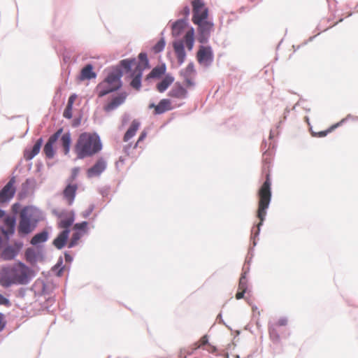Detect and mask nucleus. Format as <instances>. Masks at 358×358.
Segmentation results:
<instances>
[{
  "mask_svg": "<svg viewBox=\"0 0 358 358\" xmlns=\"http://www.w3.org/2000/svg\"><path fill=\"white\" fill-rule=\"evenodd\" d=\"M120 65L127 73L129 72L131 67L136 66L135 70L131 74L133 79L130 83L131 86L138 90L141 86V76L143 72V68L141 65H136V59H126L120 62Z\"/></svg>",
  "mask_w": 358,
  "mask_h": 358,
  "instance_id": "obj_4",
  "label": "nucleus"
},
{
  "mask_svg": "<svg viewBox=\"0 0 358 358\" xmlns=\"http://www.w3.org/2000/svg\"><path fill=\"white\" fill-rule=\"evenodd\" d=\"M200 348L212 354L217 352V348L208 342V336L207 335L203 336L197 342L194 343V349Z\"/></svg>",
  "mask_w": 358,
  "mask_h": 358,
  "instance_id": "obj_16",
  "label": "nucleus"
},
{
  "mask_svg": "<svg viewBox=\"0 0 358 358\" xmlns=\"http://www.w3.org/2000/svg\"><path fill=\"white\" fill-rule=\"evenodd\" d=\"M149 109H154V115H160L173 108L171 101L169 99H162L157 105L150 103L148 106Z\"/></svg>",
  "mask_w": 358,
  "mask_h": 358,
  "instance_id": "obj_12",
  "label": "nucleus"
},
{
  "mask_svg": "<svg viewBox=\"0 0 358 358\" xmlns=\"http://www.w3.org/2000/svg\"><path fill=\"white\" fill-rule=\"evenodd\" d=\"M194 24L197 26L199 34V41L201 43H206L210 34L214 30V24L208 18L194 22Z\"/></svg>",
  "mask_w": 358,
  "mask_h": 358,
  "instance_id": "obj_5",
  "label": "nucleus"
},
{
  "mask_svg": "<svg viewBox=\"0 0 358 358\" xmlns=\"http://www.w3.org/2000/svg\"><path fill=\"white\" fill-rule=\"evenodd\" d=\"M3 222L4 227H2L1 232L7 236L13 234L15 224V218L10 216L6 217L4 219Z\"/></svg>",
  "mask_w": 358,
  "mask_h": 358,
  "instance_id": "obj_25",
  "label": "nucleus"
},
{
  "mask_svg": "<svg viewBox=\"0 0 358 358\" xmlns=\"http://www.w3.org/2000/svg\"><path fill=\"white\" fill-rule=\"evenodd\" d=\"M48 233L45 231H43L42 232L36 234L32 237L31 240V244H32L33 245H36L39 243H44L48 240Z\"/></svg>",
  "mask_w": 358,
  "mask_h": 358,
  "instance_id": "obj_34",
  "label": "nucleus"
},
{
  "mask_svg": "<svg viewBox=\"0 0 358 358\" xmlns=\"http://www.w3.org/2000/svg\"><path fill=\"white\" fill-rule=\"evenodd\" d=\"M173 46L178 59V62L180 64H182L184 62L186 57L183 42L182 41L174 42Z\"/></svg>",
  "mask_w": 358,
  "mask_h": 358,
  "instance_id": "obj_21",
  "label": "nucleus"
},
{
  "mask_svg": "<svg viewBox=\"0 0 358 358\" xmlns=\"http://www.w3.org/2000/svg\"><path fill=\"white\" fill-rule=\"evenodd\" d=\"M166 67L164 65L155 67L151 72L148 74V78H157L164 74Z\"/></svg>",
  "mask_w": 358,
  "mask_h": 358,
  "instance_id": "obj_35",
  "label": "nucleus"
},
{
  "mask_svg": "<svg viewBox=\"0 0 358 358\" xmlns=\"http://www.w3.org/2000/svg\"><path fill=\"white\" fill-rule=\"evenodd\" d=\"M17 207H18V204H17V203L14 204V205H13V209H14V210H15V208H16Z\"/></svg>",
  "mask_w": 358,
  "mask_h": 358,
  "instance_id": "obj_53",
  "label": "nucleus"
},
{
  "mask_svg": "<svg viewBox=\"0 0 358 358\" xmlns=\"http://www.w3.org/2000/svg\"><path fill=\"white\" fill-rule=\"evenodd\" d=\"M245 292L246 291L243 290V289H238V291L236 294V299L238 300V299H241L243 298V296H244V294L245 293Z\"/></svg>",
  "mask_w": 358,
  "mask_h": 358,
  "instance_id": "obj_48",
  "label": "nucleus"
},
{
  "mask_svg": "<svg viewBox=\"0 0 358 358\" xmlns=\"http://www.w3.org/2000/svg\"><path fill=\"white\" fill-rule=\"evenodd\" d=\"M94 78H96V73L93 71L92 65H86L81 71L80 79L81 80H90Z\"/></svg>",
  "mask_w": 358,
  "mask_h": 358,
  "instance_id": "obj_31",
  "label": "nucleus"
},
{
  "mask_svg": "<svg viewBox=\"0 0 358 358\" xmlns=\"http://www.w3.org/2000/svg\"><path fill=\"white\" fill-rule=\"evenodd\" d=\"M287 319L285 317H282L278 319L275 322L272 323L269 326L268 331L269 336L273 341H278L280 339V336L278 334V328L280 327H284L287 324Z\"/></svg>",
  "mask_w": 358,
  "mask_h": 358,
  "instance_id": "obj_14",
  "label": "nucleus"
},
{
  "mask_svg": "<svg viewBox=\"0 0 358 358\" xmlns=\"http://www.w3.org/2000/svg\"><path fill=\"white\" fill-rule=\"evenodd\" d=\"M194 73V64L192 63H190L187 65L185 71L182 72V75L185 78L186 84L187 86H192L193 85V83L191 80L192 76Z\"/></svg>",
  "mask_w": 358,
  "mask_h": 358,
  "instance_id": "obj_33",
  "label": "nucleus"
},
{
  "mask_svg": "<svg viewBox=\"0 0 358 358\" xmlns=\"http://www.w3.org/2000/svg\"><path fill=\"white\" fill-rule=\"evenodd\" d=\"M77 189V185H69L64 190V196L69 205H71L73 202Z\"/></svg>",
  "mask_w": 358,
  "mask_h": 358,
  "instance_id": "obj_27",
  "label": "nucleus"
},
{
  "mask_svg": "<svg viewBox=\"0 0 358 358\" xmlns=\"http://www.w3.org/2000/svg\"><path fill=\"white\" fill-rule=\"evenodd\" d=\"M83 232L76 231L72 235V237L69 243L68 247L73 248L75 245H76L78 241L80 239V238L83 236Z\"/></svg>",
  "mask_w": 358,
  "mask_h": 358,
  "instance_id": "obj_38",
  "label": "nucleus"
},
{
  "mask_svg": "<svg viewBox=\"0 0 358 358\" xmlns=\"http://www.w3.org/2000/svg\"><path fill=\"white\" fill-rule=\"evenodd\" d=\"M189 8L187 6H185L180 12V14L187 18L189 15Z\"/></svg>",
  "mask_w": 358,
  "mask_h": 358,
  "instance_id": "obj_45",
  "label": "nucleus"
},
{
  "mask_svg": "<svg viewBox=\"0 0 358 358\" xmlns=\"http://www.w3.org/2000/svg\"><path fill=\"white\" fill-rule=\"evenodd\" d=\"M70 230H63L57 237L53 241V245L57 249H62L64 247L69 238Z\"/></svg>",
  "mask_w": 358,
  "mask_h": 358,
  "instance_id": "obj_23",
  "label": "nucleus"
},
{
  "mask_svg": "<svg viewBox=\"0 0 358 358\" xmlns=\"http://www.w3.org/2000/svg\"><path fill=\"white\" fill-rule=\"evenodd\" d=\"M248 288V280L245 276V273L241 275L238 283V289L246 291Z\"/></svg>",
  "mask_w": 358,
  "mask_h": 358,
  "instance_id": "obj_41",
  "label": "nucleus"
},
{
  "mask_svg": "<svg viewBox=\"0 0 358 358\" xmlns=\"http://www.w3.org/2000/svg\"><path fill=\"white\" fill-rule=\"evenodd\" d=\"M30 253H31V251L29 250H27L26 252V257H27V260L30 259Z\"/></svg>",
  "mask_w": 358,
  "mask_h": 358,
  "instance_id": "obj_49",
  "label": "nucleus"
},
{
  "mask_svg": "<svg viewBox=\"0 0 358 358\" xmlns=\"http://www.w3.org/2000/svg\"><path fill=\"white\" fill-rule=\"evenodd\" d=\"M87 227V222L85 221V222H83L80 223L75 224L73 227V229L76 231H82L83 233H84L86 231Z\"/></svg>",
  "mask_w": 358,
  "mask_h": 358,
  "instance_id": "obj_42",
  "label": "nucleus"
},
{
  "mask_svg": "<svg viewBox=\"0 0 358 358\" xmlns=\"http://www.w3.org/2000/svg\"><path fill=\"white\" fill-rule=\"evenodd\" d=\"M122 72L119 69H116L110 73L108 76L100 83V87H104V85H110L114 91L117 90L122 86L120 78Z\"/></svg>",
  "mask_w": 358,
  "mask_h": 358,
  "instance_id": "obj_7",
  "label": "nucleus"
},
{
  "mask_svg": "<svg viewBox=\"0 0 358 358\" xmlns=\"http://www.w3.org/2000/svg\"><path fill=\"white\" fill-rule=\"evenodd\" d=\"M15 178L12 177L8 182L0 191L1 202H6L14 196L16 190L15 187Z\"/></svg>",
  "mask_w": 358,
  "mask_h": 358,
  "instance_id": "obj_10",
  "label": "nucleus"
},
{
  "mask_svg": "<svg viewBox=\"0 0 358 358\" xmlns=\"http://www.w3.org/2000/svg\"><path fill=\"white\" fill-rule=\"evenodd\" d=\"M21 246V244H16L6 247L1 254V257L5 261L13 259L18 254Z\"/></svg>",
  "mask_w": 358,
  "mask_h": 358,
  "instance_id": "obj_17",
  "label": "nucleus"
},
{
  "mask_svg": "<svg viewBox=\"0 0 358 358\" xmlns=\"http://www.w3.org/2000/svg\"><path fill=\"white\" fill-rule=\"evenodd\" d=\"M182 41L183 43H185L186 47L189 50H192L194 43V30L192 27L186 32L184 39Z\"/></svg>",
  "mask_w": 358,
  "mask_h": 358,
  "instance_id": "obj_30",
  "label": "nucleus"
},
{
  "mask_svg": "<svg viewBox=\"0 0 358 358\" xmlns=\"http://www.w3.org/2000/svg\"><path fill=\"white\" fill-rule=\"evenodd\" d=\"M101 149L102 144L99 136L88 132L82 133L75 145V152L79 159L92 157Z\"/></svg>",
  "mask_w": 358,
  "mask_h": 358,
  "instance_id": "obj_2",
  "label": "nucleus"
},
{
  "mask_svg": "<svg viewBox=\"0 0 358 358\" xmlns=\"http://www.w3.org/2000/svg\"><path fill=\"white\" fill-rule=\"evenodd\" d=\"M57 227L63 230H70L75 220V215L72 211H63L58 214Z\"/></svg>",
  "mask_w": 358,
  "mask_h": 358,
  "instance_id": "obj_9",
  "label": "nucleus"
},
{
  "mask_svg": "<svg viewBox=\"0 0 358 358\" xmlns=\"http://www.w3.org/2000/svg\"><path fill=\"white\" fill-rule=\"evenodd\" d=\"M63 131V129L60 128L58 129L54 134H52L48 139V142L45 143L43 152L45 155L46 157L49 159H52L55 156V150L53 148L54 144L58 140V138L61 136Z\"/></svg>",
  "mask_w": 358,
  "mask_h": 358,
  "instance_id": "obj_11",
  "label": "nucleus"
},
{
  "mask_svg": "<svg viewBox=\"0 0 358 358\" xmlns=\"http://www.w3.org/2000/svg\"><path fill=\"white\" fill-rule=\"evenodd\" d=\"M10 302L8 299L3 296L2 294H0V305L9 306Z\"/></svg>",
  "mask_w": 358,
  "mask_h": 358,
  "instance_id": "obj_47",
  "label": "nucleus"
},
{
  "mask_svg": "<svg viewBox=\"0 0 358 358\" xmlns=\"http://www.w3.org/2000/svg\"><path fill=\"white\" fill-rule=\"evenodd\" d=\"M36 226V224L30 222L29 221L20 219L17 229L18 234L21 236L27 235L31 233L35 229Z\"/></svg>",
  "mask_w": 358,
  "mask_h": 358,
  "instance_id": "obj_19",
  "label": "nucleus"
},
{
  "mask_svg": "<svg viewBox=\"0 0 358 358\" xmlns=\"http://www.w3.org/2000/svg\"><path fill=\"white\" fill-rule=\"evenodd\" d=\"M191 5L192 8V21L193 23L209 17V9L203 0H192Z\"/></svg>",
  "mask_w": 358,
  "mask_h": 358,
  "instance_id": "obj_6",
  "label": "nucleus"
},
{
  "mask_svg": "<svg viewBox=\"0 0 358 358\" xmlns=\"http://www.w3.org/2000/svg\"><path fill=\"white\" fill-rule=\"evenodd\" d=\"M42 138H39L37 140V141L31 150H26L24 151V157L26 160H31L39 152L42 145Z\"/></svg>",
  "mask_w": 358,
  "mask_h": 358,
  "instance_id": "obj_24",
  "label": "nucleus"
},
{
  "mask_svg": "<svg viewBox=\"0 0 358 358\" xmlns=\"http://www.w3.org/2000/svg\"><path fill=\"white\" fill-rule=\"evenodd\" d=\"M139 127L140 122L136 120H133L130 127H129L123 137V141L124 142L129 141L133 136H135Z\"/></svg>",
  "mask_w": 358,
  "mask_h": 358,
  "instance_id": "obj_26",
  "label": "nucleus"
},
{
  "mask_svg": "<svg viewBox=\"0 0 358 358\" xmlns=\"http://www.w3.org/2000/svg\"><path fill=\"white\" fill-rule=\"evenodd\" d=\"M106 162L103 157L97 159L96 163L87 171L88 178L99 176L106 169Z\"/></svg>",
  "mask_w": 358,
  "mask_h": 358,
  "instance_id": "obj_13",
  "label": "nucleus"
},
{
  "mask_svg": "<svg viewBox=\"0 0 358 358\" xmlns=\"http://www.w3.org/2000/svg\"><path fill=\"white\" fill-rule=\"evenodd\" d=\"M174 78L170 75L166 76L162 81H160L156 86L158 92H164L168 87L173 83Z\"/></svg>",
  "mask_w": 358,
  "mask_h": 358,
  "instance_id": "obj_28",
  "label": "nucleus"
},
{
  "mask_svg": "<svg viewBox=\"0 0 358 358\" xmlns=\"http://www.w3.org/2000/svg\"><path fill=\"white\" fill-rule=\"evenodd\" d=\"M37 210L31 206L24 207L20 212V219L29 221L34 224L38 222Z\"/></svg>",
  "mask_w": 358,
  "mask_h": 358,
  "instance_id": "obj_15",
  "label": "nucleus"
},
{
  "mask_svg": "<svg viewBox=\"0 0 358 358\" xmlns=\"http://www.w3.org/2000/svg\"><path fill=\"white\" fill-rule=\"evenodd\" d=\"M271 182L270 173H266V180L262 184L258 191V209L257 211V217L259 219V222L257 225V231L255 235H258L260 231V227L262 225L266 215V210L269 206L271 199Z\"/></svg>",
  "mask_w": 358,
  "mask_h": 358,
  "instance_id": "obj_3",
  "label": "nucleus"
},
{
  "mask_svg": "<svg viewBox=\"0 0 358 358\" xmlns=\"http://www.w3.org/2000/svg\"><path fill=\"white\" fill-rule=\"evenodd\" d=\"M127 97V92H120L115 96L103 106V109L106 113H110L124 103Z\"/></svg>",
  "mask_w": 358,
  "mask_h": 358,
  "instance_id": "obj_8",
  "label": "nucleus"
},
{
  "mask_svg": "<svg viewBox=\"0 0 358 358\" xmlns=\"http://www.w3.org/2000/svg\"><path fill=\"white\" fill-rule=\"evenodd\" d=\"M79 171V169L78 168H75L73 170V174L74 176H76L78 173Z\"/></svg>",
  "mask_w": 358,
  "mask_h": 358,
  "instance_id": "obj_50",
  "label": "nucleus"
},
{
  "mask_svg": "<svg viewBox=\"0 0 358 358\" xmlns=\"http://www.w3.org/2000/svg\"><path fill=\"white\" fill-rule=\"evenodd\" d=\"M60 143L64 150V155H68L70 151L71 136L69 132L64 133L60 138Z\"/></svg>",
  "mask_w": 358,
  "mask_h": 358,
  "instance_id": "obj_32",
  "label": "nucleus"
},
{
  "mask_svg": "<svg viewBox=\"0 0 358 358\" xmlns=\"http://www.w3.org/2000/svg\"><path fill=\"white\" fill-rule=\"evenodd\" d=\"M212 57V52L210 48L201 47L197 52V59L200 63L210 62Z\"/></svg>",
  "mask_w": 358,
  "mask_h": 358,
  "instance_id": "obj_22",
  "label": "nucleus"
},
{
  "mask_svg": "<svg viewBox=\"0 0 358 358\" xmlns=\"http://www.w3.org/2000/svg\"><path fill=\"white\" fill-rule=\"evenodd\" d=\"M78 96L76 94H71L68 100L67 105L64 109L63 115L67 119H71L73 117L72 110L74 101L76 100Z\"/></svg>",
  "mask_w": 358,
  "mask_h": 358,
  "instance_id": "obj_29",
  "label": "nucleus"
},
{
  "mask_svg": "<svg viewBox=\"0 0 358 358\" xmlns=\"http://www.w3.org/2000/svg\"><path fill=\"white\" fill-rule=\"evenodd\" d=\"M96 90L99 97H102L112 92H114L110 85H104V87L101 88L100 87V83L97 85Z\"/></svg>",
  "mask_w": 358,
  "mask_h": 358,
  "instance_id": "obj_36",
  "label": "nucleus"
},
{
  "mask_svg": "<svg viewBox=\"0 0 358 358\" xmlns=\"http://www.w3.org/2000/svg\"><path fill=\"white\" fill-rule=\"evenodd\" d=\"M187 25V19H180L176 21L172 24V35L174 37H178L182 34Z\"/></svg>",
  "mask_w": 358,
  "mask_h": 358,
  "instance_id": "obj_20",
  "label": "nucleus"
},
{
  "mask_svg": "<svg viewBox=\"0 0 358 358\" xmlns=\"http://www.w3.org/2000/svg\"><path fill=\"white\" fill-rule=\"evenodd\" d=\"M65 259H66V261H71V256L69 255L66 254L65 255Z\"/></svg>",
  "mask_w": 358,
  "mask_h": 358,
  "instance_id": "obj_51",
  "label": "nucleus"
},
{
  "mask_svg": "<svg viewBox=\"0 0 358 358\" xmlns=\"http://www.w3.org/2000/svg\"><path fill=\"white\" fill-rule=\"evenodd\" d=\"M31 270L22 263L3 268L0 272V285L8 287L12 285H26L30 280Z\"/></svg>",
  "mask_w": 358,
  "mask_h": 358,
  "instance_id": "obj_1",
  "label": "nucleus"
},
{
  "mask_svg": "<svg viewBox=\"0 0 358 358\" xmlns=\"http://www.w3.org/2000/svg\"><path fill=\"white\" fill-rule=\"evenodd\" d=\"M147 136V132L143 131L141 132L137 142L135 143L134 146V148H136L138 147V144L143 141Z\"/></svg>",
  "mask_w": 358,
  "mask_h": 358,
  "instance_id": "obj_43",
  "label": "nucleus"
},
{
  "mask_svg": "<svg viewBox=\"0 0 358 358\" xmlns=\"http://www.w3.org/2000/svg\"><path fill=\"white\" fill-rule=\"evenodd\" d=\"M196 350V349H194V344L189 348H181L178 352V357L187 358L188 356L192 355Z\"/></svg>",
  "mask_w": 358,
  "mask_h": 358,
  "instance_id": "obj_37",
  "label": "nucleus"
},
{
  "mask_svg": "<svg viewBox=\"0 0 358 358\" xmlns=\"http://www.w3.org/2000/svg\"><path fill=\"white\" fill-rule=\"evenodd\" d=\"M138 58L140 59V63L138 64L137 65H141V67L143 68V71L145 69L149 67L148 59V57H147V55L145 53H144V52L140 53L139 55H138Z\"/></svg>",
  "mask_w": 358,
  "mask_h": 358,
  "instance_id": "obj_39",
  "label": "nucleus"
},
{
  "mask_svg": "<svg viewBox=\"0 0 358 358\" xmlns=\"http://www.w3.org/2000/svg\"><path fill=\"white\" fill-rule=\"evenodd\" d=\"M165 47V41L164 38H161L152 48V50L155 53H159L162 52Z\"/></svg>",
  "mask_w": 358,
  "mask_h": 358,
  "instance_id": "obj_40",
  "label": "nucleus"
},
{
  "mask_svg": "<svg viewBox=\"0 0 358 358\" xmlns=\"http://www.w3.org/2000/svg\"><path fill=\"white\" fill-rule=\"evenodd\" d=\"M5 215V213L3 210L0 209V218L3 217Z\"/></svg>",
  "mask_w": 358,
  "mask_h": 358,
  "instance_id": "obj_52",
  "label": "nucleus"
},
{
  "mask_svg": "<svg viewBox=\"0 0 358 358\" xmlns=\"http://www.w3.org/2000/svg\"><path fill=\"white\" fill-rule=\"evenodd\" d=\"M187 94V90L179 83H176L169 92V96L175 99H184Z\"/></svg>",
  "mask_w": 358,
  "mask_h": 358,
  "instance_id": "obj_18",
  "label": "nucleus"
},
{
  "mask_svg": "<svg viewBox=\"0 0 358 358\" xmlns=\"http://www.w3.org/2000/svg\"><path fill=\"white\" fill-rule=\"evenodd\" d=\"M6 321L3 313H0V331H3L6 327Z\"/></svg>",
  "mask_w": 358,
  "mask_h": 358,
  "instance_id": "obj_44",
  "label": "nucleus"
},
{
  "mask_svg": "<svg viewBox=\"0 0 358 358\" xmlns=\"http://www.w3.org/2000/svg\"><path fill=\"white\" fill-rule=\"evenodd\" d=\"M334 127H331L326 131H320L317 134H313V136H317V137H324L328 133H329L332 129H333Z\"/></svg>",
  "mask_w": 358,
  "mask_h": 358,
  "instance_id": "obj_46",
  "label": "nucleus"
}]
</instances>
